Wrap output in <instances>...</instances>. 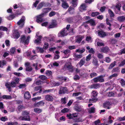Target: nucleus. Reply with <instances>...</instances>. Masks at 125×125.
<instances>
[{
    "label": "nucleus",
    "instance_id": "nucleus-61",
    "mask_svg": "<svg viewBox=\"0 0 125 125\" xmlns=\"http://www.w3.org/2000/svg\"><path fill=\"white\" fill-rule=\"evenodd\" d=\"M56 13L54 11H52L50 12L49 14V16L50 17H51L56 14Z\"/></svg>",
    "mask_w": 125,
    "mask_h": 125
},
{
    "label": "nucleus",
    "instance_id": "nucleus-54",
    "mask_svg": "<svg viewBox=\"0 0 125 125\" xmlns=\"http://www.w3.org/2000/svg\"><path fill=\"white\" fill-rule=\"evenodd\" d=\"M26 86V85L25 84H20L18 87L20 88H25Z\"/></svg>",
    "mask_w": 125,
    "mask_h": 125
},
{
    "label": "nucleus",
    "instance_id": "nucleus-25",
    "mask_svg": "<svg viewBox=\"0 0 125 125\" xmlns=\"http://www.w3.org/2000/svg\"><path fill=\"white\" fill-rule=\"evenodd\" d=\"M24 97L26 99H28L31 98V95L29 92H26L25 93Z\"/></svg>",
    "mask_w": 125,
    "mask_h": 125
},
{
    "label": "nucleus",
    "instance_id": "nucleus-23",
    "mask_svg": "<svg viewBox=\"0 0 125 125\" xmlns=\"http://www.w3.org/2000/svg\"><path fill=\"white\" fill-rule=\"evenodd\" d=\"M88 111L90 114L94 113L95 112V108L94 107H91L88 109Z\"/></svg>",
    "mask_w": 125,
    "mask_h": 125
},
{
    "label": "nucleus",
    "instance_id": "nucleus-21",
    "mask_svg": "<svg viewBox=\"0 0 125 125\" xmlns=\"http://www.w3.org/2000/svg\"><path fill=\"white\" fill-rule=\"evenodd\" d=\"M85 62V61L84 58H83V59H81L80 62L76 66H78L79 64L80 67H81L84 64Z\"/></svg>",
    "mask_w": 125,
    "mask_h": 125
},
{
    "label": "nucleus",
    "instance_id": "nucleus-56",
    "mask_svg": "<svg viewBox=\"0 0 125 125\" xmlns=\"http://www.w3.org/2000/svg\"><path fill=\"white\" fill-rule=\"evenodd\" d=\"M97 75V74L96 73L94 72H93L91 73L90 75V76L91 78H92L94 76H96Z\"/></svg>",
    "mask_w": 125,
    "mask_h": 125
},
{
    "label": "nucleus",
    "instance_id": "nucleus-12",
    "mask_svg": "<svg viewBox=\"0 0 125 125\" xmlns=\"http://www.w3.org/2000/svg\"><path fill=\"white\" fill-rule=\"evenodd\" d=\"M57 25V22L56 20H52V21L51 24L49 26V28H53L55 27Z\"/></svg>",
    "mask_w": 125,
    "mask_h": 125
},
{
    "label": "nucleus",
    "instance_id": "nucleus-44",
    "mask_svg": "<svg viewBox=\"0 0 125 125\" xmlns=\"http://www.w3.org/2000/svg\"><path fill=\"white\" fill-rule=\"evenodd\" d=\"M41 87L40 86H38L37 87H35L34 89V90L35 91H37L39 90H40L39 92V93H41L42 92V90L41 89Z\"/></svg>",
    "mask_w": 125,
    "mask_h": 125
},
{
    "label": "nucleus",
    "instance_id": "nucleus-5",
    "mask_svg": "<svg viewBox=\"0 0 125 125\" xmlns=\"http://www.w3.org/2000/svg\"><path fill=\"white\" fill-rule=\"evenodd\" d=\"M44 16V13H41L36 17V21L38 23H41L43 21V19L42 18Z\"/></svg>",
    "mask_w": 125,
    "mask_h": 125
},
{
    "label": "nucleus",
    "instance_id": "nucleus-17",
    "mask_svg": "<svg viewBox=\"0 0 125 125\" xmlns=\"http://www.w3.org/2000/svg\"><path fill=\"white\" fill-rule=\"evenodd\" d=\"M63 53H64L66 57L67 58L69 56L71 53V51L69 49H67L64 50Z\"/></svg>",
    "mask_w": 125,
    "mask_h": 125
},
{
    "label": "nucleus",
    "instance_id": "nucleus-35",
    "mask_svg": "<svg viewBox=\"0 0 125 125\" xmlns=\"http://www.w3.org/2000/svg\"><path fill=\"white\" fill-rule=\"evenodd\" d=\"M36 49L38 52H40L41 53H43L44 52V50L42 48L37 47H36Z\"/></svg>",
    "mask_w": 125,
    "mask_h": 125
},
{
    "label": "nucleus",
    "instance_id": "nucleus-10",
    "mask_svg": "<svg viewBox=\"0 0 125 125\" xmlns=\"http://www.w3.org/2000/svg\"><path fill=\"white\" fill-rule=\"evenodd\" d=\"M20 35L19 32L17 30L14 31L13 34V37L15 39H18L20 36Z\"/></svg>",
    "mask_w": 125,
    "mask_h": 125
},
{
    "label": "nucleus",
    "instance_id": "nucleus-16",
    "mask_svg": "<svg viewBox=\"0 0 125 125\" xmlns=\"http://www.w3.org/2000/svg\"><path fill=\"white\" fill-rule=\"evenodd\" d=\"M36 38H37V39L34 41V42L35 43L38 45L41 43V41L42 36L40 35L37 36L36 37Z\"/></svg>",
    "mask_w": 125,
    "mask_h": 125
},
{
    "label": "nucleus",
    "instance_id": "nucleus-3",
    "mask_svg": "<svg viewBox=\"0 0 125 125\" xmlns=\"http://www.w3.org/2000/svg\"><path fill=\"white\" fill-rule=\"evenodd\" d=\"M65 30V28H64L60 31L58 34V37H64L67 35L69 32Z\"/></svg>",
    "mask_w": 125,
    "mask_h": 125
},
{
    "label": "nucleus",
    "instance_id": "nucleus-40",
    "mask_svg": "<svg viewBox=\"0 0 125 125\" xmlns=\"http://www.w3.org/2000/svg\"><path fill=\"white\" fill-rule=\"evenodd\" d=\"M121 6V4L119 3L116 4L115 6V7L119 11H120V10Z\"/></svg>",
    "mask_w": 125,
    "mask_h": 125
},
{
    "label": "nucleus",
    "instance_id": "nucleus-18",
    "mask_svg": "<svg viewBox=\"0 0 125 125\" xmlns=\"http://www.w3.org/2000/svg\"><path fill=\"white\" fill-rule=\"evenodd\" d=\"M88 23H89L91 26H94L96 25L95 21L93 19H90L87 21Z\"/></svg>",
    "mask_w": 125,
    "mask_h": 125
},
{
    "label": "nucleus",
    "instance_id": "nucleus-57",
    "mask_svg": "<svg viewBox=\"0 0 125 125\" xmlns=\"http://www.w3.org/2000/svg\"><path fill=\"white\" fill-rule=\"evenodd\" d=\"M15 17V16L14 15H11L8 17L7 18L9 20H11L13 19Z\"/></svg>",
    "mask_w": 125,
    "mask_h": 125
},
{
    "label": "nucleus",
    "instance_id": "nucleus-51",
    "mask_svg": "<svg viewBox=\"0 0 125 125\" xmlns=\"http://www.w3.org/2000/svg\"><path fill=\"white\" fill-rule=\"evenodd\" d=\"M86 40L88 42H92V38L91 37L89 36H87L86 37Z\"/></svg>",
    "mask_w": 125,
    "mask_h": 125
},
{
    "label": "nucleus",
    "instance_id": "nucleus-26",
    "mask_svg": "<svg viewBox=\"0 0 125 125\" xmlns=\"http://www.w3.org/2000/svg\"><path fill=\"white\" fill-rule=\"evenodd\" d=\"M100 87V84L99 83L93 84L91 86V88H94L96 89Z\"/></svg>",
    "mask_w": 125,
    "mask_h": 125
},
{
    "label": "nucleus",
    "instance_id": "nucleus-22",
    "mask_svg": "<svg viewBox=\"0 0 125 125\" xmlns=\"http://www.w3.org/2000/svg\"><path fill=\"white\" fill-rule=\"evenodd\" d=\"M117 20L121 22H123L125 21V17L123 16L118 17L117 18Z\"/></svg>",
    "mask_w": 125,
    "mask_h": 125
},
{
    "label": "nucleus",
    "instance_id": "nucleus-1",
    "mask_svg": "<svg viewBox=\"0 0 125 125\" xmlns=\"http://www.w3.org/2000/svg\"><path fill=\"white\" fill-rule=\"evenodd\" d=\"M30 38V36H28L27 38H26L24 35H22L20 38L21 42L25 45H27L29 43V40Z\"/></svg>",
    "mask_w": 125,
    "mask_h": 125
},
{
    "label": "nucleus",
    "instance_id": "nucleus-55",
    "mask_svg": "<svg viewBox=\"0 0 125 125\" xmlns=\"http://www.w3.org/2000/svg\"><path fill=\"white\" fill-rule=\"evenodd\" d=\"M75 110L78 112H80L82 110V109L79 106H76L75 107Z\"/></svg>",
    "mask_w": 125,
    "mask_h": 125
},
{
    "label": "nucleus",
    "instance_id": "nucleus-38",
    "mask_svg": "<svg viewBox=\"0 0 125 125\" xmlns=\"http://www.w3.org/2000/svg\"><path fill=\"white\" fill-rule=\"evenodd\" d=\"M85 51L84 49H80L76 50V52H78L80 53H83Z\"/></svg>",
    "mask_w": 125,
    "mask_h": 125
},
{
    "label": "nucleus",
    "instance_id": "nucleus-19",
    "mask_svg": "<svg viewBox=\"0 0 125 125\" xmlns=\"http://www.w3.org/2000/svg\"><path fill=\"white\" fill-rule=\"evenodd\" d=\"M101 52L107 53L110 50L108 47H105L101 48Z\"/></svg>",
    "mask_w": 125,
    "mask_h": 125
},
{
    "label": "nucleus",
    "instance_id": "nucleus-46",
    "mask_svg": "<svg viewBox=\"0 0 125 125\" xmlns=\"http://www.w3.org/2000/svg\"><path fill=\"white\" fill-rule=\"evenodd\" d=\"M99 14V13L98 12H93L91 14V16L93 17H94L97 16Z\"/></svg>",
    "mask_w": 125,
    "mask_h": 125
},
{
    "label": "nucleus",
    "instance_id": "nucleus-63",
    "mask_svg": "<svg viewBox=\"0 0 125 125\" xmlns=\"http://www.w3.org/2000/svg\"><path fill=\"white\" fill-rule=\"evenodd\" d=\"M120 83L122 86H123L125 85V81L123 79H121L120 81Z\"/></svg>",
    "mask_w": 125,
    "mask_h": 125
},
{
    "label": "nucleus",
    "instance_id": "nucleus-9",
    "mask_svg": "<svg viewBox=\"0 0 125 125\" xmlns=\"http://www.w3.org/2000/svg\"><path fill=\"white\" fill-rule=\"evenodd\" d=\"M98 36L101 38L104 37L108 35L106 33L102 31H98Z\"/></svg>",
    "mask_w": 125,
    "mask_h": 125
},
{
    "label": "nucleus",
    "instance_id": "nucleus-58",
    "mask_svg": "<svg viewBox=\"0 0 125 125\" xmlns=\"http://www.w3.org/2000/svg\"><path fill=\"white\" fill-rule=\"evenodd\" d=\"M125 64V60H123L119 64V66L120 67H122Z\"/></svg>",
    "mask_w": 125,
    "mask_h": 125
},
{
    "label": "nucleus",
    "instance_id": "nucleus-20",
    "mask_svg": "<svg viewBox=\"0 0 125 125\" xmlns=\"http://www.w3.org/2000/svg\"><path fill=\"white\" fill-rule=\"evenodd\" d=\"M77 39L75 40V42L78 43H80L84 37L82 36L78 35L77 36Z\"/></svg>",
    "mask_w": 125,
    "mask_h": 125
},
{
    "label": "nucleus",
    "instance_id": "nucleus-64",
    "mask_svg": "<svg viewBox=\"0 0 125 125\" xmlns=\"http://www.w3.org/2000/svg\"><path fill=\"white\" fill-rule=\"evenodd\" d=\"M67 20L69 22L71 23L73 22V19L72 17L69 18L67 19Z\"/></svg>",
    "mask_w": 125,
    "mask_h": 125
},
{
    "label": "nucleus",
    "instance_id": "nucleus-43",
    "mask_svg": "<svg viewBox=\"0 0 125 125\" xmlns=\"http://www.w3.org/2000/svg\"><path fill=\"white\" fill-rule=\"evenodd\" d=\"M69 111V109L68 108H65L64 109H62L61 112L63 113H65L68 112Z\"/></svg>",
    "mask_w": 125,
    "mask_h": 125
},
{
    "label": "nucleus",
    "instance_id": "nucleus-47",
    "mask_svg": "<svg viewBox=\"0 0 125 125\" xmlns=\"http://www.w3.org/2000/svg\"><path fill=\"white\" fill-rule=\"evenodd\" d=\"M86 7V6L85 4H82L80 6V9H81V10H85Z\"/></svg>",
    "mask_w": 125,
    "mask_h": 125
},
{
    "label": "nucleus",
    "instance_id": "nucleus-7",
    "mask_svg": "<svg viewBox=\"0 0 125 125\" xmlns=\"http://www.w3.org/2000/svg\"><path fill=\"white\" fill-rule=\"evenodd\" d=\"M30 63L29 62H25L24 65L25 67V70L26 71L31 72L32 70V68L30 65Z\"/></svg>",
    "mask_w": 125,
    "mask_h": 125
},
{
    "label": "nucleus",
    "instance_id": "nucleus-52",
    "mask_svg": "<svg viewBox=\"0 0 125 125\" xmlns=\"http://www.w3.org/2000/svg\"><path fill=\"white\" fill-rule=\"evenodd\" d=\"M10 83V85L11 87H15L16 86V83L14 81H12Z\"/></svg>",
    "mask_w": 125,
    "mask_h": 125
},
{
    "label": "nucleus",
    "instance_id": "nucleus-49",
    "mask_svg": "<svg viewBox=\"0 0 125 125\" xmlns=\"http://www.w3.org/2000/svg\"><path fill=\"white\" fill-rule=\"evenodd\" d=\"M8 30V29L6 27H4L3 26H0V30L2 31H6Z\"/></svg>",
    "mask_w": 125,
    "mask_h": 125
},
{
    "label": "nucleus",
    "instance_id": "nucleus-31",
    "mask_svg": "<svg viewBox=\"0 0 125 125\" xmlns=\"http://www.w3.org/2000/svg\"><path fill=\"white\" fill-rule=\"evenodd\" d=\"M98 100V98L95 97H94L92 99H90L89 100V102L90 103H94L97 101Z\"/></svg>",
    "mask_w": 125,
    "mask_h": 125
},
{
    "label": "nucleus",
    "instance_id": "nucleus-24",
    "mask_svg": "<svg viewBox=\"0 0 125 125\" xmlns=\"http://www.w3.org/2000/svg\"><path fill=\"white\" fill-rule=\"evenodd\" d=\"M51 10V8H44L42 10V11L43 12V13H44V15L45 14Z\"/></svg>",
    "mask_w": 125,
    "mask_h": 125
},
{
    "label": "nucleus",
    "instance_id": "nucleus-29",
    "mask_svg": "<svg viewBox=\"0 0 125 125\" xmlns=\"http://www.w3.org/2000/svg\"><path fill=\"white\" fill-rule=\"evenodd\" d=\"M92 63L94 64V65L97 66H99V64L98 63V60L96 59H94L93 60Z\"/></svg>",
    "mask_w": 125,
    "mask_h": 125
},
{
    "label": "nucleus",
    "instance_id": "nucleus-34",
    "mask_svg": "<svg viewBox=\"0 0 125 125\" xmlns=\"http://www.w3.org/2000/svg\"><path fill=\"white\" fill-rule=\"evenodd\" d=\"M45 4V3L43 2H42L38 5L37 7V9L39 10Z\"/></svg>",
    "mask_w": 125,
    "mask_h": 125
},
{
    "label": "nucleus",
    "instance_id": "nucleus-53",
    "mask_svg": "<svg viewBox=\"0 0 125 125\" xmlns=\"http://www.w3.org/2000/svg\"><path fill=\"white\" fill-rule=\"evenodd\" d=\"M104 61L107 63H109L111 62V60L109 57H106L105 58Z\"/></svg>",
    "mask_w": 125,
    "mask_h": 125
},
{
    "label": "nucleus",
    "instance_id": "nucleus-59",
    "mask_svg": "<svg viewBox=\"0 0 125 125\" xmlns=\"http://www.w3.org/2000/svg\"><path fill=\"white\" fill-rule=\"evenodd\" d=\"M92 94L93 97H96L98 93L96 91H93Z\"/></svg>",
    "mask_w": 125,
    "mask_h": 125
},
{
    "label": "nucleus",
    "instance_id": "nucleus-45",
    "mask_svg": "<svg viewBox=\"0 0 125 125\" xmlns=\"http://www.w3.org/2000/svg\"><path fill=\"white\" fill-rule=\"evenodd\" d=\"M108 13L111 17H113L114 16V13L110 9L109 10Z\"/></svg>",
    "mask_w": 125,
    "mask_h": 125
},
{
    "label": "nucleus",
    "instance_id": "nucleus-39",
    "mask_svg": "<svg viewBox=\"0 0 125 125\" xmlns=\"http://www.w3.org/2000/svg\"><path fill=\"white\" fill-rule=\"evenodd\" d=\"M29 112L26 111H23L22 112V115L23 116L29 115Z\"/></svg>",
    "mask_w": 125,
    "mask_h": 125
},
{
    "label": "nucleus",
    "instance_id": "nucleus-8",
    "mask_svg": "<svg viewBox=\"0 0 125 125\" xmlns=\"http://www.w3.org/2000/svg\"><path fill=\"white\" fill-rule=\"evenodd\" d=\"M18 119L21 120H25L30 121L31 119L29 115L24 116H20L18 118Z\"/></svg>",
    "mask_w": 125,
    "mask_h": 125
},
{
    "label": "nucleus",
    "instance_id": "nucleus-13",
    "mask_svg": "<svg viewBox=\"0 0 125 125\" xmlns=\"http://www.w3.org/2000/svg\"><path fill=\"white\" fill-rule=\"evenodd\" d=\"M67 91V88L66 87H62L60 89L59 94H63L66 93Z\"/></svg>",
    "mask_w": 125,
    "mask_h": 125
},
{
    "label": "nucleus",
    "instance_id": "nucleus-48",
    "mask_svg": "<svg viewBox=\"0 0 125 125\" xmlns=\"http://www.w3.org/2000/svg\"><path fill=\"white\" fill-rule=\"evenodd\" d=\"M91 58L92 57L91 54H89L86 57V60L87 61H89L91 60Z\"/></svg>",
    "mask_w": 125,
    "mask_h": 125
},
{
    "label": "nucleus",
    "instance_id": "nucleus-2",
    "mask_svg": "<svg viewBox=\"0 0 125 125\" xmlns=\"http://www.w3.org/2000/svg\"><path fill=\"white\" fill-rule=\"evenodd\" d=\"M105 76L104 75H102L94 78L93 80L94 83H97L98 82H103L104 81L103 78Z\"/></svg>",
    "mask_w": 125,
    "mask_h": 125
},
{
    "label": "nucleus",
    "instance_id": "nucleus-30",
    "mask_svg": "<svg viewBox=\"0 0 125 125\" xmlns=\"http://www.w3.org/2000/svg\"><path fill=\"white\" fill-rule=\"evenodd\" d=\"M34 112L40 114L42 112V110L38 108H35L34 109Z\"/></svg>",
    "mask_w": 125,
    "mask_h": 125
},
{
    "label": "nucleus",
    "instance_id": "nucleus-32",
    "mask_svg": "<svg viewBox=\"0 0 125 125\" xmlns=\"http://www.w3.org/2000/svg\"><path fill=\"white\" fill-rule=\"evenodd\" d=\"M119 69L118 67L114 68L112 71V73H118L120 72Z\"/></svg>",
    "mask_w": 125,
    "mask_h": 125
},
{
    "label": "nucleus",
    "instance_id": "nucleus-50",
    "mask_svg": "<svg viewBox=\"0 0 125 125\" xmlns=\"http://www.w3.org/2000/svg\"><path fill=\"white\" fill-rule=\"evenodd\" d=\"M22 105H19L17 108V110L19 111H21L22 110L25 108Z\"/></svg>",
    "mask_w": 125,
    "mask_h": 125
},
{
    "label": "nucleus",
    "instance_id": "nucleus-4",
    "mask_svg": "<svg viewBox=\"0 0 125 125\" xmlns=\"http://www.w3.org/2000/svg\"><path fill=\"white\" fill-rule=\"evenodd\" d=\"M25 20L24 16H22L21 19L17 22V24L20 28H22L24 26Z\"/></svg>",
    "mask_w": 125,
    "mask_h": 125
},
{
    "label": "nucleus",
    "instance_id": "nucleus-41",
    "mask_svg": "<svg viewBox=\"0 0 125 125\" xmlns=\"http://www.w3.org/2000/svg\"><path fill=\"white\" fill-rule=\"evenodd\" d=\"M39 78L41 80H44L47 79V77L44 75H41L39 76Z\"/></svg>",
    "mask_w": 125,
    "mask_h": 125
},
{
    "label": "nucleus",
    "instance_id": "nucleus-11",
    "mask_svg": "<svg viewBox=\"0 0 125 125\" xmlns=\"http://www.w3.org/2000/svg\"><path fill=\"white\" fill-rule=\"evenodd\" d=\"M45 99L46 100L49 102H52L53 100V97L49 94L45 96Z\"/></svg>",
    "mask_w": 125,
    "mask_h": 125
},
{
    "label": "nucleus",
    "instance_id": "nucleus-33",
    "mask_svg": "<svg viewBox=\"0 0 125 125\" xmlns=\"http://www.w3.org/2000/svg\"><path fill=\"white\" fill-rule=\"evenodd\" d=\"M116 62L115 61L114 62H112L110 65L108 67V69H112L116 65Z\"/></svg>",
    "mask_w": 125,
    "mask_h": 125
},
{
    "label": "nucleus",
    "instance_id": "nucleus-27",
    "mask_svg": "<svg viewBox=\"0 0 125 125\" xmlns=\"http://www.w3.org/2000/svg\"><path fill=\"white\" fill-rule=\"evenodd\" d=\"M5 86L8 88V90L9 92H10L11 91V86L10 85V83L9 82H7L5 83Z\"/></svg>",
    "mask_w": 125,
    "mask_h": 125
},
{
    "label": "nucleus",
    "instance_id": "nucleus-42",
    "mask_svg": "<svg viewBox=\"0 0 125 125\" xmlns=\"http://www.w3.org/2000/svg\"><path fill=\"white\" fill-rule=\"evenodd\" d=\"M2 98L3 99H11V97L10 95H4L2 96Z\"/></svg>",
    "mask_w": 125,
    "mask_h": 125
},
{
    "label": "nucleus",
    "instance_id": "nucleus-62",
    "mask_svg": "<svg viewBox=\"0 0 125 125\" xmlns=\"http://www.w3.org/2000/svg\"><path fill=\"white\" fill-rule=\"evenodd\" d=\"M0 120L2 121L5 122L8 120V119L7 117L6 116L2 117L0 118Z\"/></svg>",
    "mask_w": 125,
    "mask_h": 125
},
{
    "label": "nucleus",
    "instance_id": "nucleus-60",
    "mask_svg": "<svg viewBox=\"0 0 125 125\" xmlns=\"http://www.w3.org/2000/svg\"><path fill=\"white\" fill-rule=\"evenodd\" d=\"M117 120L119 121L125 120V116L122 117H119L117 119Z\"/></svg>",
    "mask_w": 125,
    "mask_h": 125
},
{
    "label": "nucleus",
    "instance_id": "nucleus-36",
    "mask_svg": "<svg viewBox=\"0 0 125 125\" xmlns=\"http://www.w3.org/2000/svg\"><path fill=\"white\" fill-rule=\"evenodd\" d=\"M97 46H104V43L102 42L101 40H99L97 42Z\"/></svg>",
    "mask_w": 125,
    "mask_h": 125
},
{
    "label": "nucleus",
    "instance_id": "nucleus-28",
    "mask_svg": "<svg viewBox=\"0 0 125 125\" xmlns=\"http://www.w3.org/2000/svg\"><path fill=\"white\" fill-rule=\"evenodd\" d=\"M6 64V62L5 60L0 61V67H3V66Z\"/></svg>",
    "mask_w": 125,
    "mask_h": 125
},
{
    "label": "nucleus",
    "instance_id": "nucleus-6",
    "mask_svg": "<svg viewBox=\"0 0 125 125\" xmlns=\"http://www.w3.org/2000/svg\"><path fill=\"white\" fill-rule=\"evenodd\" d=\"M67 69L69 72H73L74 69L71 63L69 65L66 64L64 65L63 69L66 70Z\"/></svg>",
    "mask_w": 125,
    "mask_h": 125
},
{
    "label": "nucleus",
    "instance_id": "nucleus-15",
    "mask_svg": "<svg viewBox=\"0 0 125 125\" xmlns=\"http://www.w3.org/2000/svg\"><path fill=\"white\" fill-rule=\"evenodd\" d=\"M62 2V7L64 9H67L69 7V6L66 2L64 0H61Z\"/></svg>",
    "mask_w": 125,
    "mask_h": 125
},
{
    "label": "nucleus",
    "instance_id": "nucleus-14",
    "mask_svg": "<svg viewBox=\"0 0 125 125\" xmlns=\"http://www.w3.org/2000/svg\"><path fill=\"white\" fill-rule=\"evenodd\" d=\"M112 104V103L110 101H107L103 105L104 107L108 109H109L110 108V106Z\"/></svg>",
    "mask_w": 125,
    "mask_h": 125
},
{
    "label": "nucleus",
    "instance_id": "nucleus-37",
    "mask_svg": "<svg viewBox=\"0 0 125 125\" xmlns=\"http://www.w3.org/2000/svg\"><path fill=\"white\" fill-rule=\"evenodd\" d=\"M44 104V103L43 101H42L37 103L36 104V105L37 106H39L43 105Z\"/></svg>",
    "mask_w": 125,
    "mask_h": 125
}]
</instances>
